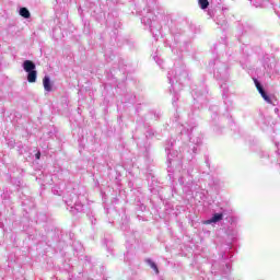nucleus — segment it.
Here are the masks:
<instances>
[{
	"label": "nucleus",
	"instance_id": "obj_2",
	"mask_svg": "<svg viewBox=\"0 0 280 280\" xmlns=\"http://www.w3.org/2000/svg\"><path fill=\"white\" fill-rule=\"evenodd\" d=\"M224 218V214L222 213H215L213 217L207 221H205V224H213L215 222H220Z\"/></svg>",
	"mask_w": 280,
	"mask_h": 280
},
{
	"label": "nucleus",
	"instance_id": "obj_6",
	"mask_svg": "<svg viewBox=\"0 0 280 280\" xmlns=\"http://www.w3.org/2000/svg\"><path fill=\"white\" fill-rule=\"evenodd\" d=\"M198 4L200 5L201 10H207V8H209V0H198Z\"/></svg>",
	"mask_w": 280,
	"mask_h": 280
},
{
	"label": "nucleus",
	"instance_id": "obj_7",
	"mask_svg": "<svg viewBox=\"0 0 280 280\" xmlns=\"http://www.w3.org/2000/svg\"><path fill=\"white\" fill-rule=\"evenodd\" d=\"M262 100H265V102H267V104H272V100H270V96H268V94L265 92H262L261 94Z\"/></svg>",
	"mask_w": 280,
	"mask_h": 280
},
{
	"label": "nucleus",
	"instance_id": "obj_3",
	"mask_svg": "<svg viewBox=\"0 0 280 280\" xmlns=\"http://www.w3.org/2000/svg\"><path fill=\"white\" fill-rule=\"evenodd\" d=\"M44 89L47 92H51V81L49 80V77H44L43 79Z\"/></svg>",
	"mask_w": 280,
	"mask_h": 280
},
{
	"label": "nucleus",
	"instance_id": "obj_4",
	"mask_svg": "<svg viewBox=\"0 0 280 280\" xmlns=\"http://www.w3.org/2000/svg\"><path fill=\"white\" fill-rule=\"evenodd\" d=\"M20 16H23V19H30V16H32V14L30 13V10H27V8H21Z\"/></svg>",
	"mask_w": 280,
	"mask_h": 280
},
{
	"label": "nucleus",
	"instance_id": "obj_8",
	"mask_svg": "<svg viewBox=\"0 0 280 280\" xmlns=\"http://www.w3.org/2000/svg\"><path fill=\"white\" fill-rule=\"evenodd\" d=\"M149 265L156 272V275H159V267L156 266V264L152 260H149Z\"/></svg>",
	"mask_w": 280,
	"mask_h": 280
},
{
	"label": "nucleus",
	"instance_id": "obj_1",
	"mask_svg": "<svg viewBox=\"0 0 280 280\" xmlns=\"http://www.w3.org/2000/svg\"><path fill=\"white\" fill-rule=\"evenodd\" d=\"M23 69L27 74V82L34 84L36 82V78H38V72H36V63L32 60H25L23 62Z\"/></svg>",
	"mask_w": 280,
	"mask_h": 280
},
{
	"label": "nucleus",
	"instance_id": "obj_5",
	"mask_svg": "<svg viewBox=\"0 0 280 280\" xmlns=\"http://www.w3.org/2000/svg\"><path fill=\"white\" fill-rule=\"evenodd\" d=\"M254 84L258 91V93L262 94L265 92L264 86H261V83L257 79H254Z\"/></svg>",
	"mask_w": 280,
	"mask_h": 280
},
{
	"label": "nucleus",
	"instance_id": "obj_9",
	"mask_svg": "<svg viewBox=\"0 0 280 280\" xmlns=\"http://www.w3.org/2000/svg\"><path fill=\"white\" fill-rule=\"evenodd\" d=\"M35 159H37V161L40 160V152H37V153L35 154Z\"/></svg>",
	"mask_w": 280,
	"mask_h": 280
}]
</instances>
